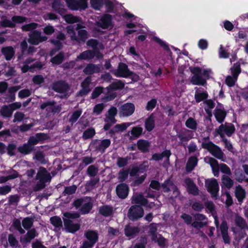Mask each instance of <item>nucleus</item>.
<instances>
[{"label": "nucleus", "instance_id": "f257e3e1", "mask_svg": "<svg viewBox=\"0 0 248 248\" xmlns=\"http://www.w3.org/2000/svg\"><path fill=\"white\" fill-rule=\"evenodd\" d=\"M204 160L206 163L210 165L215 176H218L219 170L222 173L228 175H231L232 173L228 166L223 163L219 165L218 162L212 157L206 156L204 158Z\"/></svg>", "mask_w": 248, "mask_h": 248}, {"label": "nucleus", "instance_id": "f03ea898", "mask_svg": "<svg viewBox=\"0 0 248 248\" xmlns=\"http://www.w3.org/2000/svg\"><path fill=\"white\" fill-rule=\"evenodd\" d=\"M82 27L80 24L77 25L75 29L78 31L77 35L73 26H68L66 28L67 34L72 41H85L88 38L89 34L87 31L85 30L82 29Z\"/></svg>", "mask_w": 248, "mask_h": 248}, {"label": "nucleus", "instance_id": "7ed1b4c3", "mask_svg": "<svg viewBox=\"0 0 248 248\" xmlns=\"http://www.w3.org/2000/svg\"><path fill=\"white\" fill-rule=\"evenodd\" d=\"M36 178L39 180V182L34 187V191L43 189L45 186V183L49 181L51 178L49 173L44 168H39Z\"/></svg>", "mask_w": 248, "mask_h": 248}, {"label": "nucleus", "instance_id": "20e7f679", "mask_svg": "<svg viewBox=\"0 0 248 248\" xmlns=\"http://www.w3.org/2000/svg\"><path fill=\"white\" fill-rule=\"evenodd\" d=\"M203 148L207 149L215 157L225 161L226 157L221 149L211 141H204L202 144Z\"/></svg>", "mask_w": 248, "mask_h": 248}, {"label": "nucleus", "instance_id": "39448f33", "mask_svg": "<svg viewBox=\"0 0 248 248\" xmlns=\"http://www.w3.org/2000/svg\"><path fill=\"white\" fill-rule=\"evenodd\" d=\"M232 76H228L225 79L226 84L229 87L234 86L236 82L237 77L241 73L240 66L239 63H235L231 68Z\"/></svg>", "mask_w": 248, "mask_h": 248}, {"label": "nucleus", "instance_id": "423d86ee", "mask_svg": "<svg viewBox=\"0 0 248 248\" xmlns=\"http://www.w3.org/2000/svg\"><path fill=\"white\" fill-rule=\"evenodd\" d=\"M87 239L83 242L81 248H92L98 240V234L95 231L88 230L84 233Z\"/></svg>", "mask_w": 248, "mask_h": 248}, {"label": "nucleus", "instance_id": "0eeeda50", "mask_svg": "<svg viewBox=\"0 0 248 248\" xmlns=\"http://www.w3.org/2000/svg\"><path fill=\"white\" fill-rule=\"evenodd\" d=\"M74 205L76 208L81 206L80 212L82 214H87L92 208V203L89 198L78 199L74 202Z\"/></svg>", "mask_w": 248, "mask_h": 248}, {"label": "nucleus", "instance_id": "6e6552de", "mask_svg": "<svg viewBox=\"0 0 248 248\" xmlns=\"http://www.w3.org/2000/svg\"><path fill=\"white\" fill-rule=\"evenodd\" d=\"M216 131L221 137L223 138L225 135L231 136L234 132L235 127L231 123H225L221 124Z\"/></svg>", "mask_w": 248, "mask_h": 248}, {"label": "nucleus", "instance_id": "1a4fd4ad", "mask_svg": "<svg viewBox=\"0 0 248 248\" xmlns=\"http://www.w3.org/2000/svg\"><path fill=\"white\" fill-rule=\"evenodd\" d=\"M191 71L194 75L191 78V82L194 85H204L206 83L205 79L202 78L200 74H202V69L199 67L191 68Z\"/></svg>", "mask_w": 248, "mask_h": 248}, {"label": "nucleus", "instance_id": "9d476101", "mask_svg": "<svg viewBox=\"0 0 248 248\" xmlns=\"http://www.w3.org/2000/svg\"><path fill=\"white\" fill-rule=\"evenodd\" d=\"M205 185L212 196L217 197L219 191V186L217 180L215 178L208 179L205 180Z\"/></svg>", "mask_w": 248, "mask_h": 248}, {"label": "nucleus", "instance_id": "9b49d317", "mask_svg": "<svg viewBox=\"0 0 248 248\" xmlns=\"http://www.w3.org/2000/svg\"><path fill=\"white\" fill-rule=\"evenodd\" d=\"M52 88L55 91L66 96L69 93L70 87L64 81H57L53 83Z\"/></svg>", "mask_w": 248, "mask_h": 248}, {"label": "nucleus", "instance_id": "f8f14e48", "mask_svg": "<svg viewBox=\"0 0 248 248\" xmlns=\"http://www.w3.org/2000/svg\"><path fill=\"white\" fill-rule=\"evenodd\" d=\"M67 6L72 10H84L87 7V0H65Z\"/></svg>", "mask_w": 248, "mask_h": 248}, {"label": "nucleus", "instance_id": "ddd939ff", "mask_svg": "<svg viewBox=\"0 0 248 248\" xmlns=\"http://www.w3.org/2000/svg\"><path fill=\"white\" fill-rule=\"evenodd\" d=\"M47 37L41 35V32L37 31L31 32L29 34L28 42L31 44L37 45L41 42L46 41Z\"/></svg>", "mask_w": 248, "mask_h": 248}, {"label": "nucleus", "instance_id": "4468645a", "mask_svg": "<svg viewBox=\"0 0 248 248\" xmlns=\"http://www.w3.org/2000/svg\"><path fill=\"white\" fill-rule=\"evenodd\" d=\"M143 209L139 205H133L129 210L128 216L132 220H136L141 217L143 216Z\"/></svg>", "mask_w": 248, "mask_h": 248}, {"label": "nucleus", "instance_id": "2eb2a0df", "mask_svg": "<svg viewBox=\"0 0 248 248\" xmlns=\"http://www.w3.org/2000/svg\"><path fill=\"white\" fill-rule=\"evenodd\" d=\"M19 59L20 61L19 63V67L20 68L23 73H25L27 72L30 69H31L34 67L41 68L42 67V65H38V64L36 63L31 64V63L34 61V59L32 58H28L25 61V62L22 61V59L21 57H20Z\"/></svg>", "mask_w": 248, "mask_h": 248}, {"label": "nucleus", "instance_id": "dca6fc26", "mask_svg": "<svg viewBox=\"0 0 248 248\" xmlns=\"http://www.w3.org/2000/svg\"><path fill=\"white\" fill-rule=\"evenodd\" d=\"M113 73L116 77L125 78L129 77L131 71L126 64L121 62L119 64L118 69Z\"/></svg>", "mask_w": 248, "mask_h": 248}, {"label": "nucleus", "instance_id": "f3484780", "mask_svg": "<svg viewBox=\"0 0 248 248\" xmlns=\"http://www.w3.org/2000/svg\"><path fill=\"white\" fill-rule=\"evenodd\" d=\"M135 106L131 103H127L122 105L120 108V115L127 117L131 115L134 112Z\"/></svg>", "mask_w": 248, "mask_h": 248}, {"label": "nucleus", "instance_id": "a211bd4d", "mask_svg": "<svg viewBox=\"0 0 248 248\" xmlns=\"http://www.w3.org/2000/svg\"><path fill=\"white\" fill-rule=\"evenodd\" d=\"M37 235L38 233L36 232L35 229H31L28 231L25 235L20 237V241L23 245L26 246L27 244L30 243L31 240L34 239Z\"/></svg>", "mask_w": 248, "mask_h": 248}, {"label": "nucleus", "instance_id": "6ab92c4d", "mask_svg": "<svg viewBox=\"0 0 248 248\" xmlns=\"http://www.w3.org/2000/svg\"><path fill=\"white\" fill-rule=\"evenodd\" d=\"M64 229L66 232L74 233L80 229V225L78 223H74L69 219H63Z\"/></svg>", "mask_w": 248, "mask_h": 248}, {"label": "nucleus", "instance_id": "aec40b11", "mask_svg": "<svg viewBox=\"0 0 248 248\" xmlns=\"http://www.w3.org/2000/svg\"><path fill=\"white\" fill-rule=\"evenodd\" d=\"M97 25L103 29H110L112 27V17L109 15L102 16L97 22Z\"/></svg>", "mask_w": 248, "mask_h": 248}, {"label": "nucleus", "instance_id": "412c9836", "mask_svg": "<svg viewBox=\"0 0 248 248\" xmlns=\"http://www.w3.org/2000/svg\"><path fill=\"white\" fill-rule=\"evenodd\" d=\"M116 191L119 197L124 199L128 194L129 188L126 185L121 184L117 186Z\"/></svg>", "mask_w": 248, "mask_h": 248}, {"label": "nucleus", "instance_id": "4be33fe9", "mask_svg": "<svg viewBox=\"0 0 248 248\" xmlns=\"http://www.w3.org/2000/svg\"><path fill=\"white\" fill-rule=\"evenodd\" d=\"M185 183L187 186V189L189 193L193 195H198V188L191 179L186 178L185 180Z\"/></svg>", "mask_w": 248, "mask_h": 248}, {"label": "nucleus", "instance_id": "5701e85b", "mask_svg": "<svg viewBox=\"0 0 248 248\" xmlns=\"http://www.w3.org/2000/svg\"><path fill=\"white\" fill-rule=\"evenodd\" d=\"M132 124V123H124L121 124H116L110 130L109 133L111 134H114L116 133L123 132Z\"/></svg>", "mask_w": 248, "mask_h": 248}, {"label": "nucleus", "instance_id": "b1692460", "mask_svg": "<svg viewBox=\"0 0 248 248\" xmlns=\"http://www.w3.org/2000/svg\"><path fill=\"white\" fill-rule=\"evenodd\" d=\"M117 113V110L115 107H111L108 111L106 118L105 120L107 123H110L111 124L116 123L115 117Z\"/></svg>", "mask_w": 248, "mask_h": 248}, {"label": "nucleus", "instance_id": "393cba45", "mask_svg": "<svg viewBox=\"0 0 248 248\" xmlns=\"http://www.w3.org/2000/svg\"><path fill=\"white\" fill-rule=\"evenodd\" d=\"M139 232V228L136 227L127 225L124 228L125 235L130 238L134 237Z\"/></svg>", "mask_w": 248, "mask_h": 248}, {"label": "nucleus", "instance_id": "a878e982", "mask_svg": "<svg viewBox=\"0 0 248 248\" xmlns=\"http://www.w3.org/2000/svg\"><path fill=\"white\" fill-rule=\"evenodd\" d=\"M171 155V153L170 150H165L161 154H155L152 155V159L158 161L162 160L163 158H165V160L167 163H168L169 157Z\"/></svg>", "mask_w": 248, "mask_h": 248}, {"label": "nucleus", "instance_id": "bb28decb", "mask_svg": "<svg viewBox=\"0 0 248 248\" xmlns=\"http://www.w3.org/2000/svg\"><path fill=\"white\" fill-rule=\"evenodd\" d=\"M132 203L140 204L145 205L147 203V200L145 199L142 194L140 193H134L132 197Z\"/></svg>", "mask_w": 248, "mask_h": 248}, {"label": "nucleus", "instance_id": "cd10ccee", "mask_svg": "<svg viewBox=\"0 0 248 248\" xmlns=\"http://www.w3.org/2000/svg\"><path fill=\"white\" fill-rule=\"evenodd\" d=\"M1 52L7 61L10 60L15 55V50L12 46H6L1 49Z\"/></svg>", "mask_w": 248, "mask_h": 248}, {"label": "nucleus", "instance_id": "c85d7f7f", "mask_svg": "<svg viewBox=\"0 0 248 248\" xmlns=\"http://www.w3.org/2000/svg\"><path fill=\"white\" fill-rule=\"evenodd\" d=\"M235 195L238 202H242L246 197V192L242 186H238L235 187Z\"/></svg>", "mask_w": 248, "mask_h": 248}, {"label": "nucleus", "instance_id": "c756f323", "mask_svg": "<svg viewBox=\"0 0 248 248\" xmlns=\"http://www.w3.org/2000/svg\"><path fill=\"white\" fill-rule=\"evenodd\" d=\"M100 71L99 65L93 64H89L84 69V72L87 75H91L95 73H98Z\"/></svg>", "mask_w": 248, "mask_h": 248}, {"label": "nucleus", "instance_id": "7c9ffc66", "mask_svg": "<svg viewBox=\"0 0 248 248\" xmlns=\"http://www.w3.org/2000/svg\"><path fill=\"white\" fill-rule=\"evenodd\" d=\"M91 82V78H87L81 83L82 90L79 93L81 96L87 94L90 91L89 86Z\"/></svg>", "mask_w": 248, "mask_h": 248}, {"label": "nucleus", "instance_id": "2f4dec72", "mask_svg": "<svg viewBox=\"0 0 248 248\" xmlns=\"http://www.w3.org/2000/svg\"><path fill=\"white\" fill-rule=\"evenodd\" d=\"M21 87L20 86H15L10 88L8 89L9 97L6 98V102H10L14 101L15 99V93Z\"/></svg>", "mask_w": 248, "mask_h": 248}, {"label": "nucleus", "instance_id": "473e14b6", "mask_svg": "<svg viewBox=\"0 0 248 248\" xmlns=\"http://www.w3.org/2000/svg\"><path fill=\"white\" fill-rule=\"evenodd\" d=\"M53 8L61 15H63L65 12L64 5L59 0H54L52 4Z\"/></svg>", "mask_w": 248, "mask_h": 248}, {"label": "nucleus", "instance_id": "72a5a7b5", "mask_svg": "<svg viewBox=\"0 0 248 248\" xmlns=\"http://www.w3.org/2000/svg\"><path fill=\"white\" fill-rule=\"evenodd\" d=\"M110 140L108 139L103 140L97 142L96 148L99 151H104L110 145Z\"/></svg>", "mask_w": 248, "mask_h": 248}, {"label": "nucleus", "instance_id": "f704fd0d", "mask_svg": "<svg viewBox=\"0 0 248 248\" xmlns=\"http://www.w3.org/2000/svg\"><path fill=\"white\" fill-rule=\"evenodd\" d=\"M94 56V53L91 50H86L83 52L77 58L76 61L78 60H89L92 59Z\"/></svg>", "mask_w": 248, "mask_h": 248}, {"label": "nucleus", "instance_id": "c9c22d12", "mask_svg": "<svg viewBox=\"0 0 248 248\" xmlns=\"http://www.w3.org/2000/svg\"><path fill=\"white\" fill-rule=\"evenodd\" d=\"M157 224H151L149 226V232L148 233L150 236H151V239L152 241H155L157 238V235L156 234Z\"/></svg>", "mask_w": 248, "mask_h": 248}, {"label": "nucleus", "instance_id": "e433bc0d", "mask_svg": "<svg viewBox=\"0 0 248 248\" xmlns=\"http://www.w3.org/2000/svg\"><path fill=\"white\" fill-rule=\"evenodd\" d=\"M155 125V118L153 115H151L149 118H148L145 122V128L148 131H152L154 128Z\"/></svg>", "mask_w": 248, "mask_h": 248}, {"label": "nucleus", "instance_id": "4c0bfd02", "mask_svg": "<svg viewBox=\"0 0 248 248\" xmlns=\"http://www.w3.org/2000/svg\"><path fill=\"white\" fill-rule=\"evenodd\" d=\"M138 149L143 152H145L148 151L150 146V143L145 140H140L138 142Z\"/></svg>", "mask_w": 248, "mask_h": 248}, {"label": "nucleus", "instance_id": "58836bf2", "mask_svg": "<svg viewBox=\"0 0 248 248\" xmlns=\"http://www.w3.org/2000/svg\"><path fill=\"white\" fill-rule=\"evenodd\" d=\"M214 115L216 120L220 123L223 122L224 121L226 114L225 111L220 109H216Z\"/></svg>", "mask_w": 248, "mask_h": 248}, {"label": "nucleus", "instance_id": "ea45409f", "mask_svg": "<svg viewBox=\"0 0 248 248\" xmlns=\"http://www.w3.org/2000/svg\"><path fill=\"white\" fill-rule=\"evenodd\" d=\"M65 21L69 24H73L80 22V18L78 16H74L72 15L68 14L64 15L63 16Z\"/></svg>", "mask_w": 248, "mask_h": 248}, {"label": "nucleus", "instance_id": "a19ab883", "mask_svg": "<svg viewBox=\"0 0 248 248\" xmlns=\"http://www.w3.org/2000/svg\"><path fill=\"white\" fill-rule=\"evenodd\" d=\"M208 97V94L206 92H201L200 89H197L195 94V98L197 102L199 103L201 101L206 99Z\"/></svg>", "mask_w": 248, "mask_h": 248}, {"label": "nucleus", "instance_id": "79ce46f5", "mask_svg": "<svg viewBox=\"0 0 248 248\" xmlns=\"http://www.w3.org/2000/svg\"><path fill=\"white\" fill-rule=\"evenodd\" d=\"M198 159L195 156L190 157L186 164V170L188 171H191L197 165Z\"/></svg>", "mask_w": 248, "mask_h": 248}, {"label": "nucleus", "instance_id": "37998d69", "mask_svg": "<svg viewBox=\"0 0 248 248\" xmlns=\"http://www.w3.org/2000/svg\"><path fill=\"white\" fill-rule=\"evenodd\" d=\"M204 103L206 105L204 108L205 111L209 117H211L212 115V109L215 107V103L211 99L207 100Z\"/></svg>", "mask_w": 248, "mask_h": 248}, {"label": "nucleus", "instance_id": "c03bdc74", "mask_svg": "<svg viewBox=\"0 0 248 248\" xmlns=\"http://www.w3.org/2000/svg\"><path fill=\"white\" fill-rule=\"evenodd\" d=\"M175 186L170 180L166 181L162 185L163 190L165 192L171 190L173 188H175Z\"/></svg>", "mask_w": 248, "mask_h": 248}, {"label": "nucleus", "instance_id": "a18cd8bd", "mask_svg": "<svg viewBox=\"0 0 248 248\" xmlns=\"http://www.w3.org/2000/svg\"><path fill=\"white\" fill-rule=\"evenodd\" d=\"M221 180L223 185L227 188L230 189L232 186L233 182L229 176L225 175H223Z\"/></svg>", "mask_w": 248, "mask_h": 248}, {"label": "nucleus", "instance_id": "49530a36", "mask_svg": "<svg viewBox=\"0 0 248 248\" xmlns=\"http://www.w3.org/2000/svg\"><path fill=\"white\" fill-rule=\"evenodd\" d=\"M33 150V147L29 143L25 144L18 148L19 151L24 154H30Z\"/></svg>", "mask_w": 248, "mask_h": 248}, {"label": "nucleus", "instance_id": "de8ad7c7", "mask_svg": "<svg viewBox=\"0 0 248 248\" xmlns=\"http://www.w3.org/2000/svg\"><path fill=\"white\" fill-rule=\"evenodd\" d=\"M0 113L5 117H10L12 115V112L10 107L7 105H4L1 108Z\"/></svg>", "mask_w": 248, "mask_h": 248}, {"label": "nucleus", "instance_id": "09e8293b", "mask_svg": "<svg viewBox=\"0 0 248 248\" xmlns=\"http://www.w3.org/2000/svg\"><path fill=\"white\" fill-rule=\"evenodd\" d=\"M33 219L29 217H26L22 221L23 227L26 230H29L33 225Z\"/></svg>", "mask_w": 248, "mask_h": 248}, {"label": "nucleus", "instance_id": "8fccbe9b", "mask_svg": "<svg viewBox=\"0 0 248 248\" xmlns=\"http://www.w3.org/2000/svg\"><path fill=\"white\" fill-rule=\"evenodd\" d=\"M235 222L240 228L245 229L247 225L244 219L241 217L236 216L235 218Z\"/></svg>", "mask_w": 248, "mask_h": 248}, {"label": "nucleus", "instance_id": "3c124183", "mask_svg": "<svg viewBox=\"0 0 248 248\" xmlns=\"http://www.w3.org/2000/svg\"><path fill=\"white\" fill-rule=\"evenodd\" d=\"M124 84L120 80H118L116 82H113L111 85H109L108 87L107 88V90H108L109 88L117 90V89H122L124 88Z\"/></svg>", "mask_w": 248, "mask_h": 248}, {"label": "nucleus", "instance_id": "603ef678", "mask_svg": "<svg viewBox=\"0 0 248 248\" xmlns=\"http://www.w3.org/2000/svg\"><path fill=\"white\" fill-rule=\"evenodd\" d=\"M100 213L104 216H109L112 212V208L108 206H104L100 208Z\"/></svg>", "mask_w": 248, "mask_h": 248}, {"label": "nucleus", "instance_id": "864d4df0", "mask_svg": "<svg viewBox=\"0 0 248 248\" xmlns=\"http://www.w3.org/2000/svg\"><path fill=\"white\" fill-rule=\"evenodd\" d=\"M38 26V24L35 23H31L25 24L21 27V29L23 31H28L36 29Z\"/></svg>", "mask_w": 248, "mask_h": 248}, {"label": "nucleus", "instance_id": "5fc2aeb1", "mask_svg": "<svg viewBox=\"0 0 248 248\" xmlns=\"http://www.w3.org/2000/svg\"><path fill=\"white\" fill-rule=\"evenodd\" d=\"M53 104H55L54 102L47 101L42 104L40 106V108L42 109H46V110L49 113L52 109Z\"/></svg>", "mask_w": 248, "mask_h": 248}, {"label": "nucleus", "instance_id": "6e6d98bb", "mask_svg": "<svg viewBox=\"0 0 248 248\" xmlns=\"http://www.w3.org/2000/svg\"><path fill=\"white\" fill-rule=\"evenodd\" d=\"M63 54L62 52L59 53L56 56L52 58L51 60V62L55 64H59L61 63L63 61Z\"/></svg>", "mask_w": 248, "mask_h": 248}, {"label": "nucleus", "instance_id": "4d7b16f0", "mask_svg": "<svg viewBox=\"0 0 248 248\" xmlns=\"http://www.w3.org/2000/svg\"><path fill=\"white\" fill-rule=\"evenodd\" d=\"M143 131V128L140 126L134 127L131 130L132 136L137 138L141 134Z\"/></svg>", "mask_w": 248, "mask_h": 248}, {"label": "nucleus", "instance_id": "13d9d810", "mask_svg": "<svg viewBox=\"0 0 248 248\" xmlns=\"http://www.w3.org/2000/svg\"><path fill=\"white\" fill-rule=\"evenodd\" d=\"M105 107L103 103L98 104L96 105L93 108V113L95 115L100 114Z\"/></svg>", "mask_w": 248, "mask_h": 248}, {"label": "nucleus", "instance_id": "bf43d9fd", "mask_svg": "<svg viewBox=\"0 0 248 248\" xmlns=\"http://www.w3.org/2000/svg\"><path fill=\"white\" fill-rule=\"evenodd\" d=\"M82 113L81 110H77L73 112L70 117L69 121L70 122L74 123L77 121L79 116L81 115Z\"/></svg>", "mask_w": 248, "mask_h": 248}, {"label": "nucleus", "instance_id": "052dcab7", "mask_svg": "<svg viewBox=\"0 0 248 248\" xmlns=\"http://www.w3.org/2000/svg\"><path fill=\"white\" fill-rule=\"evenodd\" d=\"M95 130L93 128L86 130L83 134V138L85 140L92 138L95 134Z\"/></svg>", "mask_w": 248, "mask_h": 248}, {"label": "nucleus", "instance_id": "680f3d73", "mask_svg": "<svg viewBox=\"0 0 248 248\" xmlns=\"http://www.w3.org/2000/svg\"><path fill=\"white\" fill-rule=\"evenodd\" d=\"M51 223L56 227H59L62 225V221L60 217H53L50 218Z\"/></svg>", "mask_w": 248, "mask_h": 248}, {"label": "nucleus", "instance_id": "e2e57ef3", "mask_svg": "<svg viewBox=\"0 0 248 248\" xmlns=\"http://www.w3.org/2000/svg\"><path fill=\"white\" fill-rule=\"evenodd\" d=\"M207 221H198L195 220V221L191 223V226L197 229H200L204 226H206Z\"/></svg>", "mask_w": 248, "mask_h": 248}, {"label": "nucleus", "instance_id": "0e129e2a", "mask_svg": "<svg viewBox=\"0 0 248 248\" xmlns=\"http://www.w3.org/2000/svg\"><path fill=\"white\" fill-rule=\"evenodd\" d=\"M98 172V169L93 165L90 166L87 169V173L90 176H95Z\"/></svg>", "mask_w": 248, "mask_h": 248}, {"label": "nucleus", "instance_id": "69168bd1", "mask_svg": "<svg viewBox=\"0 0 248 248\" xmlns=\"http://www.w3.org/2000/svg\"><path fill=\"white\" fill-rule=\"evenodd\" d=\"M186 126L192 129H195L197 127V123L193 118H189L186 122Z\"/></svg>", "mask_w": 248, "mask_h": 248}, {"label": "nucleus", "instance_id": "338daca9", "mask_svg": "<svg viewBox=\"0 0 248 248\" xmlns=\"http://www.w3.org/2000/svg\"><path fill=\"white\" fill-rule=\"evenodd\" d=\"M128 175V171L122 170L118 173V178L120 182H123L127 178Z\"/></svg>", "mask_w": 248, "mask_h": 248}, {"label": "nucleus", "instance_id": "774afa93", "mask_svg": "<svg viewBox=\"0 0 248 248\" xmlns=\"http://www.w3.org/2000/svg\"><path fill=\"white\" fill-rule=\"evenodd\" d=\"M25 115L23 113L21 112H16L14 114V118L13 119V122H21L24 118Z\"/></svg>", "mask_w": 248, "mask_h": 248}]
</instances>
